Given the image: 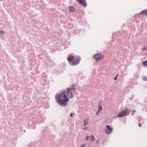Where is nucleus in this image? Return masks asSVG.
<instances>
[{
  "instance_id": "39448f33",
  "label": "nucleus",
  "mask_w": 147,
  "mask_h": 147,
  "mask_svg": "<svg viewBox=\"0 0 147 147\" xmlns=\"http://www.w3.org/2000/svg\"><path fill=\"white\" fill-rule=\"evenodd\" d=\"M106 127L108 130H106V133L108 134H110L111 132L113 130V128L111 127L109 125H107L106 126Z\"/></svg>"
},
{
  "instance_id": "6ab92c4d",
  "label": "nucleus",
  "mask_w": 147,
  "mask_h": 147,
  "mask_svg": "<svg viewBox=\"0 0 147 147\" xmlns=\"http://www.w3.org/2000/svg\"><path fill=\"white\" fill-rule=\"evenodd\" d=\"M142 50H146V47H144V48Z\"/></svg>"
},
{
  "instance_id": "4468645a",
  "label": "nucleus",
  "mask_w": 147,
  "mask_h": 147,
  "mask_svg": "<svg viewBox=\"0 0 147 147\" xmlns=\"http://www.w3.org/2000/svg\"><path fill=\"white\" fill-rule=\"evenodd\" d=\"M143 80L146 81H147V78L146 77H143Z\"/></svg>"
},
{
  "instance_id": "9b49d317",
  "label": "nucleus",
  "mask_w": 147,
  "mask_h": 147,
  "mask_svg": "<svg viewBox=\"0 0 147 147\" xmlns=\"http://www.w3.org/2000/svg\"><path fill=\"white\" fill-rule=\"evenodd\" d=\"M98 111H101L102 110V107H101V105L100 104V103L98 105Z\"/></svg>"
},
{
  "instance_id": "aec40b11",
  "label": "nucleus",
  "mask_w": 147,
  "mask_h": 147,
  "mask_svg": "<svg viewBox=\"0 0 147 147\" xmlns=\"http://www.w3.org/2000/svg\"><path fill=\"white\" fill-rule=\"evenodd\" d=\"M86 144H84L83 145H82L81 146V147H84L85 146V145Z\"/></svg>"
},
{
  "instance_id": "f3484780",
  "label": "nucleus",
  "mask_w": 147,
  "mask_h": 147,
  "mask_svg": "<svg viewBox=\"0 0 147 147\" xmlns=\"http://www.w3.org/2000/svg\"><path fill=\"white\" fill-rule=\"evenodd\" d=\"M100 111H97L96 112V115H98L99 113H100Z\"/></svg>"
},
{
  "instance_id": "b1692460",
  "label": "nucleus",
  "mask_w": 147,
  "mask_h": 147,
  "mask_svg": "<svg viewBox=\"0 0 147 147\" xmlns=\"http://www.w3.org/2000/svg\"><path fill=\"white\" fill-rule=\"evenodd\" d=\"M1 1H2V0H0Z\"/></svg>"
},
{
  "instance_id": "f257e3e1",
  "label": "nucleus",
  "mask_w": 147,
  "mask_h": 147,
  "mask_svg": "<svg viewBox=\"0 0 147 147\" xmlns=\"http://www.w3.org/2000/svg\"><path fill=\"white\" fill-rule=\"evenodd\" d=\"M75 91V86L72 84L69 87L66 88V91H62L61 93L56 94L55 96V99L59 105L66 106L69 101V98H72L73 92Z\"/></svg>"
},
{
  "instance_id": "423d86ee",
  "label": "nucleus",
  "mask_w": 147,
  "mask_h": 147,
  "mask_svg": "<svg viewBox=\"0 0 147 147\" xmlns=\"http://www.w3.org/2000/svg\"><path fill=\"white\" fill-rule=\"evenodd\" d=\"M80 4L82 5L84 7H86L87 5L85 0H76Z\"/></svg>"
},
{
  "instance_id": "dca6fc26",
  "label": "nucleus",
  "mask_w": 147,
  "mask_h": 147,
  "mask_svg": "<svg viewBox=\"0 0 147 147\" xmlns=\"http://www.w3.org/2000/svg\"><path fill=\"white\" fill-rule=\"evenodd\" d=\"M118 74H117V76H116V77H115L114 78V80H117V76H118Z\"/></svg>"
},
{
  "instance_id": "1a4fd4ad",
  "label": "nucleus",
  "mask_w": 147,
  "mask_h": 147,
  "mask_svg": "<svg viewBox=\"0 0 147 147\" xmlns=\"http://www.w3.org/2000/svg\"><path fill=\"white\" fill-rule=\"evenodd\" d=\"M142 64L144 66L147 67V60H145L143 61L142 63Z\"/></svg>"
},
{
  "instance_id": "ddd939ff",
  "label": "nucleus",
  "mask_w": 147,
  "mask_h": 147,
  "mask_svg": "<svg viewBox=\"0 0 147 147\" xmlns=\"http://www.w3.org/2000/svg\"><path fill=\"white\" fill-rule=\"evenodd\" d=\"M136 112V111L135 110H133L131 113V115H133L134 114V113H135Z\"/></svg>"
},
{
  "instance_id": "20e7f679",
  "label": "nucleus",
  "mask_w": 147,
  "mask_h": 147,
  "mask_svg": "<svg viewBox=\"0 0 147 147\" xmlns=\"http://www.w3.org/2000/svg\"><path fill=\"white\" fill-rule=\"evenodd\" d=\"M127 112V109H125L119 113L117 117H122L126 116V114Z\"/></svg>"
},
{
  "instance_id": "6e6552de",
  "label": "nucleus",
  "mask_w": 147,
  "mask_h": 147,
  "mask_svg": "<svg viewBox=\"0 0 147 147\" xmlns=\"http://www.w3.org/2000/svg\"><path fill=\"white\" fill-rule=\"evenodd\" d=\"M69 11L72 12H74L76 11V9L72 6H69Z\"/></svg>"
},
{
  "instance_id": "5701e85b",
  "label": "nucleus",
  "mask_w": 147,
  "mask_h": 147,
  "mask_svg": "<svg viewBox=\"0 0 147 147\" xmlns=\"http://www.w3.org/2000/svg\"><path fill=\"white\" fill-rule=\"evenodd\" d=\"M87 129V127H84V128H83V129H84V130H86Z\"/></svg>"
},
{
  "instance_id": "f8f14e48",
  "label": "nucleus",
  "mask_w": 147,
  "mask_h": 147,
  "mask_svg": "<svg viewBox=\"0 0 147 147\" xmlns=\"http://www.w3.org/2000/svg\"><path fill=\"white\" fill-rule=\"evenodd\" d=\"M91 141H94L95 140V138L93 136H91Z\"/></svg>"
},
{
  "instance_id": "4be33fe9",
  "label": "nucleus",
  "mask_w": 147,
  "mask_h": 147,
  "mask_svg": "<svg viewBox=\"0 0 147 147\" xmlns=\"http://www.w3.org/2000/svg\"><path fill=\"white\" fill-rule=\"evenodd\" d=\"M139 127H141V124L140 123H139Z\"/></svg>"
},
{
  "instance_id": "2eb2a0df",
  "label": "nucleus",
  "mask_w": 147,
  "mask_h": 147,
  "mask_svg": "<svg viewBox=\"0 0 147 147\" xmlns=\"http://www.w3.org/2000/svg\"><path fill=\"white\" fill-rule=\"evenodd\" d=\"M89 136L88 135H87L86 137V140H87L89 138Z\"/></svg>"
},
{
  "instance_id": "9d476101",
  "label": "nucleus",
  "mask_w": 147,
  "mask_h": 147,
  "mask_svg": "<svg viewBox=\"0 0 147 147\" xmlns=\"http://www.w3.org/2000/svg\"><path fill=\"white\" fill-rule=\"evenodd\" d=\"M84 125L86 126L88 122V121L87 119H84Z\"/></svg>"
},
{
  "instance_id": "f03ea898",
  "label": "nucleus",
  "mask_w": 147,
  "mask_h": 147,
  "mask_svg": "<svg viewBox=\"0 0 147 147\" xmlns=\"http://www.w3.org/2000/svg\"><path fill=\"white\" fill-rule=\"evenodd\" d=\"M67 60L69 62H72L71 65H75L79 63L80 59L78 57H74L72 55H70L67 58Z\"/></svg>"
},
{
  "instance_id": "a211bd4d",
  "label": "nucleus",
  "mask_w": 147,
  "mask_h": 147,
  "mask_svg": "<svg viewBox=\"0 0 147 147\" xmlns=\"http://www.w3.org/2000/svg\"><path fill=\"white\" fill-rule=\"evenodd\" d=\"M0 33H1V34H3L4 33V32L3 31H1L0 32Z\"/></svg>"
},
{
  "instance_id": "0eeeda50",
  "label": "nucleus",
  "mask_w": 147,
  "mask_h": 147,
  "mask_svg": "<svg viewBox=\"0 0 147 147\" xmlns=\"http://www.w3.org/2000/svg\"><path fill=\"white\" fill-rule=\"evenodd\" d=\"M141 15H145L146 17H147V9H144L140 13Z\"/></svg>"
},
{
  "instance_id": "412c9836",
  "label": "nucleus",
  "mask_w": 147,
  "mask_h": 147,
  "mask_svg": "<svg viewBox=\"0 0 147 147\" xmlns=\"http://www.w3.org/2000/svg\"><path fill=\"white\" fill-rule=\"evenodd\" d=\"M70 116L71 117H73V113H71V114H70Z\"/></svg>"
},
{
  "instance_id": "7ed1b4c3",
  "label": "nucleus",
  "mask_w": 147,
  "mask_h": 147,
  "mask_svg": "<svg viewBox=\"0 0 147 147\" xmlns=\"http://www.w3.org/2000/svg\"><path fill=\"white\" fill-rule=\"evenodd\" d=\"M104 57V56L103 55L100 54L99 53L96 54L94 56V58L96 61L100 60L103 59Z\"/></svg>"
}]
</instances>
